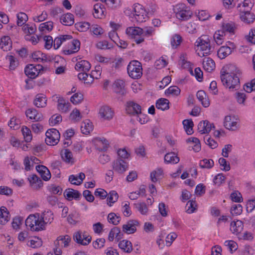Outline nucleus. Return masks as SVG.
<instances>
[{"label":"nucleus","mask_w":255,"mask_h":255,"mask_svg":"<svg viewBox=\"0 0 255 255\" xmlns=\"http://www.w3.org/2000/svg\"><path fill=\"white\" fill-rule=\"evenodd\" d=\"M240 70L235 65L227 64L220 71V78L223 85L230 91H234L240 88L239 76Z\"/></svg>","instance_id":"nucleus-1"},{"label":"nucleus","mask_w":255,"mask_h":255,"mask_svg":"<svg viewBox=\"0 0 255 255\" xmlns=\"http://www.w3.org/2000/svg\"><path fill=\"white\" fill-rule=\"evenodd\" d=\"M212 37L208 35H202L198 37L194 44V49L200 57L206 56L211 54Z\"/></svg>","instance_id":"nucleus-2"},{"label":"nucleus","mask_w":255,"mask_h":255,"mask_svg":"<svg viewBox=\"0 0 255 255\" xmlns=\"http://www.w3.org/2000/svg\"><path fill=\"white\" fill-rule=\"evenodd\" d=\"M25 225L32 231L38 232L45 229L39 214L29 215L25 220Z\"/></svg>","instance_id":"nucleus-3"},{"label":"nucleus","mask_w":255,"mask_h":255,"mask_svg":"<svg viewBox=\"0 0 255 255\" xmlns=\"http://www.w3.org/2000/svg\"><path fill=\"white\" fill-rule=\"evenodd\" d=\"M173 10L176 18L180 20H188L192 15V12L190 8L184 3H181L176 4Z\"/></svg>","instance_id":"nucleus-4"},{"label":"nucleus","mask_w":255,"mask_h":255,"mask_svg":"<svg viewBox=\"0 0 255 255\" xmlns=\"http://www.w3.org/2000/svg\"><path fill=\"white\" fill-rule=\"evenodd\" d=\"M132 18L138 22H142L147 18V12L143 5L135 3L132 6Z\"/></svg>","instance_id":"nucleus-5"},{"label":"nucleus","mask_w":255,"mask_h":255,"mask_svg":"<svg viewBox=\"0 0 255 255\" xmlns=\"http://www.w3.org/2000/svg\"><path fill=\"white\" fill-rule=\"evenodd\" d=\"M127 71L130 77L134 79H138L142 75L141 64L136 60L131 61L128 65Z\"/></svg>","instance_id":"nucleus-6"},{"label":"nucleus","mask_w":255,"mask_h":255,"mask_svg":"<svg viewBox=\"0 0 255 255\" xmlns=\"http://www.w3.org/2000/svg\"><path fill=\"white\" fill-rule=\"evenodd\" d=\"M223 125L229 130L236 131L240 128V120L234 115H227L224 118Z\"/></svg>","instance_id":"nucleus-7"},{"label":"nucleus","mask_w":255,"mask_h":255,"mask_svg":"<svg viewBox=\"0 0 255 255\" xmlns=\"http://www.w3.org/2000/svg\"><path fill=\"white\" fill-rule=\"evenodd\" d=\"M142 32V29L139 27H129L126 29V33L131 38L133 39L136 44H140L144 41Z\"/></svg>","instance_id":"nucleus-8"},{"label":"nucleus","mask_w":255,"mask_h":255,"mask_svg":"<svg viewBox=\"0 0 255 255\" xmlns=\"http://www.w3.org/2000/svg\"><path fill=\"white\" fill-rule=\"evenodd\" d=\"M235 44L230 41H227L224 45L221 46L217 51V55L220 59H224L232 54L236 49Z\"/></svg>","instance_id":"nucleus-9"},{"label":"nucleus","mask_w":255,"mask_h":255,"mask_svg":"<svg viewBox=\"0 0 255 255\" xmlns=\"http://www.w3.org/2000/svg\"><path fill=\"white\" fill-rule=\"evenodd\" d=\"M45 142L49 145H55L59 141L60 134L58 130L55 128H51L47 130L45 133Z\"/></svg>","instance_id":"nucleus-10"},{"label":"nucleus","mask_w":255,"mask_h":255,"mask_svg":"<svg viewBox=\"0 0 255 255\" xmlns=\"http://www.w3.org/2000/svg\"><path fill=\"white\" fill-rule=\"evenodd\" d=\"M42 68V66L40 64H29L25 68L24 72L28 77L34 79L39 75Z\"/></svg>","instance_id":"nucleus-11"},{"label":"nucleus","mask_w":255,"mask_h":255,"mask_svg":"<svg viewBox=\"0 0 255 255\" xmlns=\"http://www.w3.org/2000/svg\"><path fill=\"white\" fill-rule=\"evenodd\" d=\"M113 169L119 174H123L128 168V164L122 159H117L112 163Z\"/></svg>","instance_id":"nucleus-12"},{"label":"nucleus","mask_w":255,"mask_h":255,"mask_svg":"<svg viewBox=\"0 0 255 255\" xmlns=\"http://www.w3.org/2000/svg\"><path fill=\"white\" fill-rule=\"evenodd\" d=\"M74 239L77 243L86 246L91 242L92 238L86 232H78L74 235Z\"/></svg>","instance_id":"nucleus-13"},{"label":"nucleus","mask_w":255,"mask_h":255,"mask_svg":"<svg viewBox=\"0 0 255 255\" xmlns=\"http://www.w3.org/2000/svg\"><path fill=\"white\" fill-rule=\"evenodd\" d=\"M114 110L109 106H103L99 109V115L100 118L104 120L110 121L114 116Z\"/></svg>","instance_id":"nucleus-14"},{"label":"nucleus","mask_w":255,"mask_h":255,"mask_svg":"<svg viewBox=\"0 0 255 255\" xmlns=\"http://www.w3.org/2000/svg\"><path fill=\"white\" fill-rule=\"evenodd\" d=\"M237 8L240 13L251 11L254 4V0H238Z\"/></svg>","instance_id":"nucleus-15"},{"label":"nucleus","mask_w":255,"mask_h":255,"mask_svg":"<svg viewBox=\"0 0 255 255\" xmlns=\"http://www.w3.org/2000/svg\"><path fill=\"white\" fill-rule=\"evenodd\" d=\"M126 112L131 115H138L141 113V107L134 101H129L127 103Z\"/></svg>","instance_id":"nucleus-16"},{"label":"nucleus","mask_w":255,"mask_h":255,"mask_svg":"<svg viewBox=\"0 0 255 255\" xmlns=\"http://www.w3.org/2000/svg\"><path fill=\"white\" fill-rule=\"evenodd\" d=\"M214 128V124L208 121L201 122L198 126V130L201 134L208 133L212 128Z\"/></svg>","instance_id":"nucleus-17"},{"label":"nucleus","mask_w":255,"mask_h":255,"mask_svg":"<svg viewBox=\"0 0 255 255\" xmlns=\"http://www.w3.org/2000/svg\"><path fill=\"white\" fill-rule=\"evenodd\" d=\"M139 223L136 220H130L123 226V231L128 234L134 233Z\"/></svg>","instance_id":"nucleus-18"},{"label":"nucleus","mask_w":255,"mask_h":255,"mask_svg":"<svg viewBox=\"0 0 255 255\" xmlns=\"http://www.w3.org/2000/svg\"><path fill=\"white\" fill-rule=\"evenodd\" d=\"M57 108L59 111L63 113H68L71 109V105L63 98L59 97L57 100Z\"/></svg>","instance_id":"nucleus-19"},{"label":"nucleus","mask_w":255,"mask_h":255,"mask_svg":"<svg viewBox=\"0 0 255 255\" xmlns=\"http://www.w3.org/2000/svg\"><path fill=\"white\" fill-rule=\"evenodd\" d=\"M31 58L33 60L37 62H44L50 61L51 58L40 51H37L33 52L31 55Z\"/></svg>","instance_id":"nucleus-20"},{"label":"nucleus","mask_w":255,"mask_h":255,"mask_svg":"<svg viewBox=\"0 0 255 255\" xmlns=\"http://www.w3.org/2000/svg\"><path fill=\"white\" fill-rule=\"evenodd\" d=\"M70 242L71 238L68 235L60 236L57 238L54 244L55 246L59 247L62 249L63 248L67 247Z\"/></svg>","instance_id":"nucleus-21"},{"label":"nucleus","mask_w":255,"mask_h":255,"mask_svg":"<svg viewBox=\"0 0 255 255\" xmlns=\"http://www.w3.org/2000/svg\"><path fill=\"white\" fill-rule=\"evenodd\" d=\"M36 169L40 174L41 178L45 181L49 180L51 178V173L48 169L42 165H37Z\"/></svg>","instance_id":"nucleus-22"},{"label":"nucleus","mask_w":255,"mask_h":255,"mask_svg":"<svg viewBox=\"0 0 255 255\" xmlns=\"http://www.w3.org/2000/svg\"><path fill=\"white\" fill-rule=\"evenodd\" d=\"M28 179L31 186L34 189H39L43 186L42 181L36 175H31Z\"/></svg>","instance_id":"nucleus-23"},{"label":"nucleus","mask_w":255,"mask_h":255,"mask_svg":"<svg viewBox=\"0 0 255 255\" xmlns=\"http://www.w3.org/2000/svg\"><path fill=\"white\" fill-rule=\"evenodd\" d=\"M0 48L4 51H7L12 48V41L8 36H3L0 40Z\"/></svg>","instance_id":"nucleus-24"},{"label":"nucleus","mask_w":255,"mask_h":255,"mask_svg":"<svg viewBox=\"0 0 255 255\" xmlns=\"http://www.w3.org/2000/svg\"><path fill=\"white\" fill-rule=\"evenodd\" d=\"M34 105L37 108H44L47 105V99L43 94H37L33 101Z\"/></svg>","instance_id":"nucleus-25"},{"label":"nucleus","mask_w":255,"mask_h":255,"mask_svg":"<svg viewBox=\"0 0 255 255\" xmlns=\"http://www.w3.org/2000/svg\"><path fill=\"white\" fill-rule=\"evenodd\" d=\"M196 96L198 100L201 103L202 106L205 108L208 107L210 105V101L206 94L204 91L200 90L197 92Z\"/></svg>","instance_id":"nucleus-26"},{"label":"nucleus","mask_w":255,"mask_h":255,"mask_svg":"<svg viewBox=\"0 0 255 255\" xmlns=\"http://www.w3.org/2000/svg\"><path fill=\"white\" fill-rule=\"evenodd\" d=\"M25 114L28 118L35 121H41L43 117L41 114L38 113L35 109H29L26 111Z\"/></svg>","instance_id":"nucleus-27"},{"label":"nucleus","mask_w":255,"mask_h":255,"mask_svg":"<svg viewBox=\"0 0 255 255\" xmlns=\"http://www.w3.org/2000/svg\"><path fill=\"white\" fill-rule=\"evenodd\" d=\"M105 8L101 4L97 3L94 6V12L93 13L94 17L102 18L105 16Z\"/></svg>","instance_id":"nucleus-28"},{"label":"nucleus","mask_w":255,"mask_h":255,"mask_svg":"<svg viewBox=\"0 0 255 255\" xmlns=\"http://www.w3.org/2000/svg\"><path fill=\"white\" fill-rule=\"evenodd\" d=\"M243 227V222L240 220H237L231 223L230 230L234 234L238 235L242 231Z\"/></svg>","instance_id":"nucleus-29"},{"label":"nucleus","mask_w":255,"mask_h":255,"mask_svg":"<svg viewBox=\"0 0 255 255\" xmlns=\"http://www.w3.org/2000/svg\"><path fill=\"white\" fill-rule=\"evenodd\" d=\"M61 155L62 159L66 163H73L74 159L72 152L68 149H63L61 151Z\"/></svg>","instance_id":"nucleus-30"},{"label":"nucleus","mask_w":255,"mask_h":255,"mask_svg":"<svg viewBox=\"0 0 255 255\" xmlns=\"http://www.w3.org/2000/svg\"><path fill=\"white\" fill-rule=\"evenodd\" d=\"M203 67L205 71L210 72L215 69V63L213 59L206 57L203 59Z\"/></svg>","instance_id":"nucleus-31"},{"label":"nucleus","mask_w":255,"mask_h":255,"mask_svg":"<svg viewBox=\"0 0 255 255\" xmlns=\"http://www.w3.org/2000/svg\"><path fill=\"white\" fill-rule=\"evenodd\" d=\"M91 68L90 63L86 60L78 62L75 65V69L79 71L87 72Z\"/></svg>","instance_id":"nucleus-32"},{"label":"nucleus","mask_w":255,"mask_h":255,"mask_svg":"<svg viewBox=\"0 0 255 255\" xmlns=\"http://www.w3.org/2000/svg\"><path fill=\"white\" fill-rule=\"evenodd\" d=\"M85 178V174L83 172H81L79 174L78 176L74 175H70L69 177V181L72 184L79 185L82 183Z\"/></svg>","instance_id":"nucleus-33"},{"label":"nucleus","mask_w":255,"mask_h":255,"mask_svg":"<svg viewBox=\"0 0 255 255\" xmlns=\"http://www.w3.org/2000/svg\"><path fill=\"white\" fill-rule=\"evenodd\" d=\"M60 21L63 25H72L74 22V15L70 13L63 14L60 17Z\"/></svg>","instance_id":"nucleus-34"},{"label":"nucleus","mask_w":255,"mask_h":255,"mask_svg":"<svg viewBox=\"0 0 255 255\" xmlns=\"http://www.w3.org/2000/svg\"><path fill=\"white\" fill-rule=\"evenodd\" d=\"M40 217L45 227L47 224L51 223L53 220V213L50 210L45 211Z\"/></svg>","instance_id":"nucleus-35"},{"label":"nucleus","mask_w":255,"mask_h":255,"mask_svg":"<svg viewBox=\"0 0 255 255\" xmlns=\"http://www.w3.org/2000/svg\"><path fill=\"white\" fill-rule=\"evenodd\" d=\"M119 248L127 253H130L132 251V244L130 242L124 240L119 243Z\"/></svg>","instance_id":"nucleus-36"},{"label":"nucleus","mask_w":255,"mask_h":255,"mask_svg":"<svg viewBox=\"0 0 255 255\" xmlns=\"http://www.w3.org/2000/svg\"><path fill=\"white\" fill-rule=\"evenodd\" d=\"M64 195L68 200H71L73 199H77L79 198L80 193L78 191L73 189H68L65 191Z\"/></svg>","instance_id":"nucleus-37"},{"label":"nucleus","mask_w":255,"mask_h":255,"mask_svg":"<svg viewBox=\"0 0 255 255\" xmlns=\"http://www.w3.org/2000/svg\"><path fill=\"white\" fill-rule=\"evenodd\" d=\"M240 15L241 20L248 24L253 22L255 19V15L250 11L240 13Z\"/></svg>","instance_id":"nucleus-38"},{"label":"nucleus","mask_w":255,"mask_h":255,"mask_svg":"<svg viewBox=\"0 0 255 255\" xmlns=\"http://www.w3.org/2000/svg\"><path fill=\"white\" fill-rule=\"evenodd\" d=\"M169 102L167 99L161 98L156 101V107L158 109L161 110L162 111H165L169 108Z\"/></svg>","instance_id":"nucleus-39"},{"label":"nucleus","mask_w":255,"mask_h":255,"mask_svg":"<svg viewBox=\"0 0 255 255\" xmlns=\"http://www.w3.org/2000/svg\"><path fill=\"white\" fill-rule=\"evenodd\" d=\"M125 82L123 80H117L114 84V88L116 93L124 94L125 91Z\"/></svg>","instance_id":"nucleus-40"},{"label":"nucleus","mask_w":255,"mask_h":255,"mask_svg":"<svg viewBox=\"0 0 255 255\" xmlns=\"http://www.w3.org/2000/svg\"><path fill=\"white\" fill-rule=\"evenodd\" d=\"M71 38L70 35H61L59 37H56L53 42L54 49H57L60 47L63 41L67 39H70Z\"/></svg>","instance_id":"nucleus-41"},{"label":"nucleus","mask_w":255,"mask_h":255,"mask_svg":"<svg viewBox=\"0 0 255 255\" xmlns=\"http://www.w3.org/2000/svg\"><path fill=\"white\" fill-rule=\"evenodd\" d=\"M9 220V213L4 207L0 209V224H4Z\"/></svg>","instance_id":"nucleus-42"},{"label":"nucleus","mask_w":255,"mask_h":255,"mask_svg":"<svg viewBox=\"0 0 255 255\" xmlns=\"http://www.w3.org/2000/svg\"><path fill=\"white\" fill-rule=\"evenodd\" d=\"M165 162L168 163L175 164L179 161V158L174 152L167 153L164 156Z\"/></svg>","instance_id":"nucleus-43"},{"label":"nucleus","mask_w":255,"mask_h":255,"mask_svg":"<svg viewBox=\"0 0 255 255\" xmlns=\"http://www.w3.org/2000/svg\"><path fill=\"white\" fill-rule=\"evenodd\" d=\"M81 130L83 133L89 134L93 130V125L89 120L83 122L81 126Z\"/></svg>","instance_id":"nucleus-44"},{"label":"nucleus","mask_w":255,"mask_h":255,"mask_svg":"<svg viewBox=\"0 0 255 255\" xmlns=\"http://www.w3.org/2000/svg\"><path fill=\"white\" fill-rule=\"evenodd\" d=\"M24 140L26 142H29L32 139V135L30 129L26 126H22L21 129Z\"/></svg>","instance_id":"nucleus-45"},{"label":"nucleus","mask_w":255,"mask_h":255,"mask_svg":"<svg viewBox=\"0 0 255 255\" xmlns=\"http://www.w3.org/2000/svg\"><path fill=\"white\" fill-rule=\"evenodd\" d=\"M53 27V22L51 21H47L40 24L39 30L43 33L50 32Z\"/></svg>","instance_id":"nucleus-46"},{"label":"nucleus","mask_w":255,"mask_h":255,"mask_svg":"<svg viewBox=\"0 0 255 255\" xmlns=\"http://www.w3.org/2000/svg\"><path fill=\"white\" fill-rule=\"evenodd\" d=\"M163 170L161 168H157L153 171L150 173V179L153 182H157L159 179L162 178Z\"/></svg>","instance_id":"nucleus-47"},{"label":"nucleus","mask_w":255,"mask_h":255,"mask_svg":"<svg viewBox=\"0 0 255 255\" xmlns=\"http://www.w3.org/2000/svg\"><path fill=\"white\" fill-rule=\"evenodd\" d=\"M182 124L184 129L188 134L190 135L193 133V127L194 124L191 120H184L183 121Z\"/></svg>","instance_id":"nucleus-48"},{"label":"nucleus","mask_w":255,"mask_h":255,"mask_svg":"<svg viewBox=\"0 0 255 255\" xmlns=\"http://www.w3.org/2000/svg\"><path fill=\"white\" fill-rule=\"evenodd\" d=\"M80 48V42L77 39L72 40L70 48L67 50L68 54H72L78 52Z\"/></svg>","instance_id":"nucleus-49"},{"label":"nucleus","mask_w":255,"mask_h":255,"mask_svg":"<svg viewBox=\"0 0 255 255\" xmlns=\"http://www.w3.org/2000/svg\"><path fill=\"white\" fill-rule=\"evenodd\" d=\"M82 118V116L81 115L79 110L76 108L74 109L72 111L69 116L70 120L74 123L80 121Z\"/></svg>","instance_id":"nucleus-50"},{"label":"nucleus","mask_w":255,"mask_h":255,"mask_svg":"<svg viewBox=\"0 0 255 255\" xmlns=\"http://www.w3.org/2000/svg\"><path fill=\"white\" fill-rule=\"evenodd\" d=\"M38 160V159L34 156H32L30 158L28 157H25L24 160L25 169L26 171L30 170L31 167L33 166V163Z\"/></svg>","instance_id":"nucleus-51"},{"label":"nucleus","mask_w":255,"mask_h":255,"mask_svg":"<svg viewBox=\"0 0 255 255\" xmlns=\"http://www.w3.org/2000/svg\"><path fill=\"white\" fill-rule=\"evenodd\" d=\"M107 196L108 204L110 206H111L113 203H115L119 198L118 194L115 191H111L110 192Z\"/></svg>","instance_id":"nucleus-52"},{"label":"nucleus","mask_w":255,"mask_h":255,"mask_svg":"<svg viewBox=\"0 0 255 255\" xmlns=\"http://www.w3.org/2000/svg\"><path fill=\"white\" fill-rule=\"evenodd\" d=\"M214 164V161L211 159H204L200 161L199 166L202 168H211Z\"/></svg>","instance_id":"nucleus-53"},{"label":"nucleus","mask_w":255,"mask_h":255,"mask_svg":"<svg viewBox=\"0 0 255 255\" xmlns=\"http://www.w3.org/2000/svg\"><path fill=\"white\" fill-rule=\"evenodd\" d=\"M226 34L223 32L222 29L215 32L214 35V38L218 44H222V40L224 39Z\"/></svg>","instance_id":"nucleus-54"},{"label":"nucleus","mask_w":255,"mask_h":255,"mask_svg":"<svg viewBox=\"0 0 255 255\" xmlns=\"http://www.w3.org/2000/svg\"><path fill=\"white\" fill-rule=\"evenodd\" d=\"M22 30L27 35H31L35 33L36 30V27L35 24H27L22 27Z\"/></svg>","instance_id":"nucleus-55"},{"label":"nucleus","mask_w":255,"mask_h":255,"mask_svg":"<svg viewBox=\"0 0 255 255\" xmlns=\"http://www.w3.org/2000/svg\"><path fill=\"white\" fill-rule=\"evenodd\" d=\"M165 93L167 96L171 95L173 96H176L180 93V90L177 86H170L166 90Z\"/></svg>","instance_id":"nucleus-56"},{"label":"nucleus","mask_w":255,"mask_h":255,"mask_svg":"<svg viewBox=\"0 0 255 255\" xmlns=\"http://www.w3.org/2000/svg\"><path fill=\"white\" fill-rule=\"evenodd\" d=\"M235 28V27L233 23H224L222 24L221 29L226 34L227 32L234 33Z\"/></svg>","instance_id":"nucleus-57"},{"label":"nucleus","mask_w":255,"mask_h":255,"mask_svg":"<svg viewBox=\"0 0 255 255\" xmlns=\"http://www.w3.org/2000/svg\"><path fill=\"white\" fill-rule=\"evenodd\" d=\"M17 24L19 26H22L28 20L27 15L24 12H19L16 15Z\"/></svg>","instance_id":"nucleus-58"},{"label":"nucleus","mask_w":255,"mask_h":255,"mask_svg":"<svg viewBox=\"0 0 255 255\" xmlns=\"http://www.w3.org/2000/svg\"><path fill=\"white\" fill-rule=\"evenodd\" d=\"M108 220L110 223L118 225L120 223L121 217L114 213H111L108 216Z\"/></svg>","instance_id":"nucleus-59"},{"label":"nucleus","mask_w":255,"mask_h":255,"mask_svg":"<svg viewBox=\"0 0 255 255\" xmlns=\"http://www.w3.org/2000/svg\"><path fill=\"white\" fill-rule=\"evenodd\" d=\"M143 32L142 35L143 37H149L153 36L155 33V29L151 26H145L143 28H142Z\"/></svg>","instance_id":"nucleus-60"},{"label":"nucleus","mask_w":255,"mask_h":255,"mask_svg":"<svg viewBox=\"0 0 255 255\" xmlns=\"http://www.w3.org/2000/svg\"><path fill=\"white\" fill-rule=\"evenodd\" d=\"M134 206L142 215H146L148 213V209L145 203H138L135 204Z\"/></svg>","instance_id":"nucleus-61"},{"label":"nucleus","mask_w":255,"mask_h":255,"mask_svg":"<svg viewBox=\"0 0 255 255\" xmlns=\"http://www.w3.org/2000/svg\"><path fill=\"white\" fill-rule=\"evenodd\" d=\"M83 100V95L80 93L74 94L70 98V101L74 105L80 103Z\"/></svg>","instance_id":"nucleus-62"},{"label":"nucleus","mask_w":255,"mask_h":255,"mask_svg":"<svg viewBox=\"0 0 255 255\" xmlns=\"http://www.w3.org/2000/svg\"><path fill=\"white\" fill-rule=\"evenodd\" d=\"M197 205L195 201L193 200L189 201L186 205V212L191 214L193 213L196 209Z\"/></svg>","instance_id":"nucleus-63"},{"label":"nucleus","mask_w":255,"mask_h":255,"mask_svg":"<svg viewBox=\"0 0 255 255\" xmlns=\"http://www.w3.org/2000/svg\"><path fill=\"white\" fill-rule=\"evenodd\" d=\"M244 89L247 93H251L252 91L255 90V78L245 84Z\"/></svg>","instance_id":"nucleus-64"}]
</instances>
